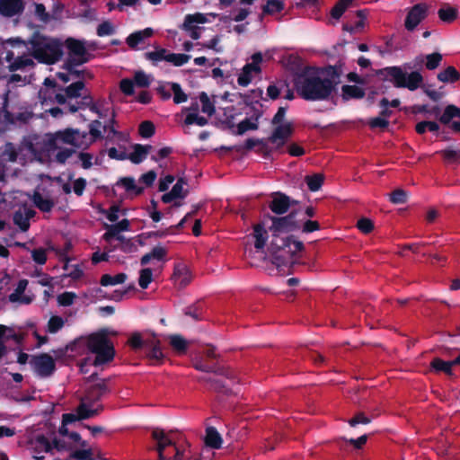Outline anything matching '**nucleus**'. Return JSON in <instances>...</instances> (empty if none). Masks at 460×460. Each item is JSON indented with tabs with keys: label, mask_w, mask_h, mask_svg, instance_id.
<instances>
[{
	"label": "nucleus",
	"mask_w": 460,
	"mask_h": 460,
	"mask_svg": "<svg viewBox=\"0 0 460 460\" xmlns=\"http://www.w3.org/2000/svg\"><path fill=\"white\" fill-rule=\"evenodd\" d=\"M295 85L297 93L307 101L325 100L334 90L333 82L323 72L312 68L299 75Z\"/></svg>",
	"instance_id": "f257e3e1"
},
{
	"label": "nucleus",
	"mask_w": 460,
	"mask_h": 460,
	"mask_svg": "<svg viewBox=\"0 0 460 460\" xmlns=\"http://www.w3.org/2000/svg\"><path fill=\"white\" fill-rule=\"evenodd\" d=\"M28 44L31 56L40 63L52 65L63 56V45L56 39L46 37L38 31L33 32Z\"/></svg>",
	"instance_id": "f03ea898"
},
{
	"label": "nucleus",
	"mask_w": 460,
	"mask_h": 460,
	"mask_svg": "<svg viewBox=\"0 0 460 460\" xmlns=\"http://www.w3.org/2000/svg\"><path fill=\"white\" fill-rule=\"evenodd\" d=\"M303 249L302 242L280 237L272 238L269 248L272 263L278 268L294 264Z\"/></svg>",
	"instance_id": "7ed1b4c3"
},
{
	"label": "nucleus",
	"mask_w": 460,
	"mask_h": 460,
	"mask_svg": "<svg viewBox=\"0 0 460 460\" xmlns=\"http://www.w3.org/2000/svg\"><path fill=\"white\" fill-rule=\"evenodd\" d=\"M109 334H115L107 329H101L96 332L90 334L86 338L87 349L94 354L93 359V366H101L112 360L115 354L114 347L109 339Z\"/></svg>",
	"instance_id": "20e7f679"
},
{
	"label": "nucleus",
	"mask_w": 460,
	"mask_h": 460,
	"mask_svg": "<svg viewBox=\"0 0 460 460\" xmlns=\"http://www.w3.org/2000/svg\"><path fill=\"white\" fill-rule=\"evenodd\" d=\"M87 131L67 128L56 131L49 139L51 148H59L62 145H70L75 148H86L91 145Z\"/></svg>",
	"instance_id": "39448f33"
},
{
	"label": "nucleus",
	"mask_w": 460,
	"mask_h": 460,
	"mask_svg": "<svg viewBox=\"0 0 460 460\" xmlns=\"http://www.w3.org/2000/svg\"><path fill=\"white\" fill-rule=\"evenodd\" d=\"M386 73L395 87H403L410 91L419 88L423 81V77L419 72L407 74L401 67L397 66L387 68Z\"/></svg>",
	"instance_id": "423d86ee"
},
{
	"label": "nucleus",
	"mask_w": 460,
	"mask_h": 460,
	"mask_svg": "<svg viewBox=\"0 0 460 460\" xmlns=\"http://www.w3.org/2000/svg\"><path fill=\"white\" fill-rule=\"evenodd\" d=\"M65 45L68 50V66L83 65L90 60L91 55L87 51L84 41L74 38H67Z\"/></svg>",
	"instance_id": "0eeeda50"
},
{
	"label": "nucleus",
	"mask_w": 460,
	"mask_h": 460,
	"mask_svg": "<svg viewBox=\"0 0 460 460\" xmlns=\"http://www.w3.org/2000/svg\"><path fill=\"white\" fill-rule=\"evenodd\" d=\"M251 59L252 61L243 67L238 75L237 83L241 86H247L261 74V64L262 62L261 54L255 53L252 56Z\"/></svg>",
	"instance_id": "6e6552de"
},
{
	"label": "nucleus",
	"mask_w": 460,
	"mask_h": 460,
	"mask_svg": "<svg viewBox=\"0 0 460 460\" xmlns=\"http://www.w3.org/2000/svg\"><path fill=\"white\" fill-rule=\"evenodd\" d=\"M35 372L41 377L50 376L56 370L54 358L48 353L32 357L31 360Z\"/></svg>",
	"instance_id": "1a4fd4ad"
},
{
	"label": "nucleus",
	"mask_w": 460,
	"mask_h": 460,
	"mask_svg": "<svg viewBox=\"0 0 460 460\" xmlns=\"http://www.w3.org/2000/svg\"><path fill=\"white\" fill-rule=\"evenodd\" d=\"M146 358L151 365L158 366L163 364L164 354L161 348V341L156 335H146Z\"/></svg>",
	"instance_id": "9d476101"
},
{
	"label": "nucleus",
	"mask_w": 460,
	"mask_h": 460,
	"mask_svg": "<svg viewBox=\"0 0 460 460\" xmlns=\"http://www.w3.org/2000/svg\"><path fill=\"white\" fill-rule=\"evenodd\" d=\"M208 22L207 15L200 13L194 14H188L184 19L182 29L186 31L193 40H198L200 37L201 28L199 24H203Z\"/></svg>",
	"instance_id": "9b49d317"
},
{
	"label": "nucleus",
	"mask_w": 460,
	"mask_h": 460,
	"mask_svg": "<svg viewBox=\"0 0 460 460\" xmlns=\"http://www.w3.org/2000/svg\"><path fill=\"white\" fill-rule=\"evenodd\" d=\"M151 83L150 76L142 71L135 73L134 80L123 79L120 81L119 87L126 95L134 93V85L141 88L148 87Z\"/></svg>",
	"instance_id": "f8f14e48"
},
{
	"label": "nucleus",
	"mask_w": 460,
	"mask_h": 460,
	"mask_svg": "<svg viewBox=\"0 0 460 460\" xmlns=\"http://www.w3.org/2000/svg\"><path fill=\"white\" fill-rule=\"evenodd\" d=\"M292 132L293 127L289 122L276 125L272 135L269 137V141L274 145L275 149H279L285 145Z\"/></svg>",
	"instance_id": "ddd939ff"
},
{
	"label": "nucleus",
	"mask_w": 460,
	"mask_h": 460,
	"mask_svg": "<svg viewBox=\"0 0 460 460\" xmlns=\"http://www.w3.org/2000/svg\"><path fill=\"white\" fill-rule=\"evenodd\" d=\"M152 438L156 441V451L158 453V460H172L166 454V448L173 446L171 438L165 434L163 429H155L152 431Z\"/></svg>",
	"instance_id": "4468645a"
},
{
	"label": "nucleus",
	"mask_w": 460,
	"mask_h": 460,
	"mask_svg": "<svg viewBox=\"0 0 460 460\" xmlns=\"http://www.w3.org/2000/svg\"><path fill=\"white\" fill-rule=\"evenodd\" d=\"M272 225L270 230L272 232L273 238L279 237V234L290 231L296 227L294 216L292 214L283 217H271Z\"/></svg>",
	"instance_id": "2eb2a0df"
},
{
	"label": "nucleus",
	"mask_w": 460,
	"mask_h": 460,
	"mask_svg": "<svg viewBox=\"0 0 460 460\" xmlns=\"http://www.w3.org/2000/svg\"><path fill=\"white\" fill-rule=\"evenodd\" d=\"M5 59L9 62L8 69L11 72L17 70H24L26 67L33 68L35 66L34 61L27 56L13 57L12 51L7 52Z\"/></svg>",
	"instance_id": "dca6fc26"
},
{
	"label": "nucleus",
	"mask_w": 460,
	"mask_h": 460,
	"mask_svg": "<svg viewBox=\"0 0 460 460\" xmlns=\"http://www.w3.org/2000/svg\"><path fill=\"white\" fill-rule=\"evenodd\" d=\"M172 279L177 287L183 288L190 283L192 275L190 269L185 264L179 263L174 268Z\"/></svg>",
	"instance_id": "f3484780"
},
{
	"label": "nucleus",
	"mask_w": 460,
	"mask_h": 460,
	"mask_svg": "<svg viewBox=\"0 0 460 460\" xmlns=\"http://www.w3.org/2000/svg\"><path fill=\"white\" fill-rule=\"evenodd\" d=\"M427 7L424 4H416L409 12L406 20L405 27L408 30H413L426 16Z\"/></svg>",
	"instance_id": "a211bd4d"
},
{
	"label": "nucleus",
	"mask_w": 460,
	"mask_h": 460,
	"mask_svg": "<svg viewBox=\"0 0 460 460\" xmlns=\"http://www.w3.org/2000/svg\"><path fill=\"white\" fill-rule=\"evenodd\" d=\"M24 5L22 0H0V13L5 17H13L22 13Z\"/></svg>",
	"instance_id": "6ab92c4d"
},
{
	"label": "nucleus",
	"mask_w": 460,
	"mask_h": 460,
	"mask_svg": "<svg viewBox=\"0 0 460 460\" xmlns=\"http://www.w3.org/2000/svg\"><path fill=\"white\" fill-rule=\"evenodd\" d=\"M129 221L123 219L117 223V248H119L125 252H131L134 248V244L129 238L120 234V232L128 230Z\"/></svg>",
	"instance_id": "aec40b11"
},
{
	"label": "nucleus",
	"mask_w": 460,
	"mask_h": 460,
	"mask_svg": "<svg viewBox=\"0 0 460 460\" xmlns=\"http://www.w3.org/2000/svg\"><path fill=\"white\" fill-rule=\"evenodd\" d=\"M36 212L31 208L21 209L15 211L13 216V224L16 225L21 231L26 232L30 228V219L35 216Z\"/></svg>",
	"instance_id": "412c9836"
},
{
	"label": "nucleus",
	"mask_w": 460,
	"mask_h": 460,
	"mask_svg": "<svg viewBox=\"0 0 460 460\" xmlns=\"http://www.w3.org/2000/svg\"><path fill=\"white\" fill-rule=\"evenodd\" d=\"M255 1L256 0H239L243 6L232 11L231 15L229 17L223 18V20L227 21L229 19L236 22L244 21L251 13V9L249 6L252 5Z\"/></svg>",
	"instance_id": "4be33fe9"
},
{
	"label": "nucleus",
	"mask_w": 460,
	"mask_h": 460,
	"mask_svg": "<svg viewBox=\"0 0 460 460\" xmlns=\"http://www.w3.org/2000/svg\"><path fill=\"white\" fill-rule=\"evenodd\" d=\"M184 185H186V181L183 179H179L171 191L162 196V201L164 203H170L177 199H183L188 193V190L184 189Z\"/></svg>",
	"instance_id": "5701e85b"
},
{
	"label": "nucleus",
	"mask_w": 460,
	"mask_h": 460,
	"mask_svg": "<svg viewBox=\"0 0 460 460\" xmlns=\"http://www.w3.org/2000/svg\"><path fill=\"white\" fill-rule=\"evenodd\" d=\"M290 204L291 202L288 196L275 193L270 204V208L276 214H284L288 210Z\"/></svg>",
	"instance_id": "b1692460"
},
{
	"label": "nucleus",
	"mask_w": 460,
	"mask_h": 460,
	"mask_svg": "<svg viewBox=\"0 0 460 460\" xmlns=\"http://www.w3.org/2000/svg\"><path fill=\"white\" fill-rule=\"evenodd\" d=\"M36 444L37 447L43 448L47 453L51 452L53 447L58 451H62L66 448L65 441L54 438L51 443L44 435H40L36 438Z\"/></svg>",
	"instance_id": "393cba45"
},
{
	"label": "nucleus",
	"mask_w": 460,
	"mask_h": 460,
	"mask_svg": "<svg viewBox=\"0 0 460 460\" xmlns=\"http://www.w3.org/2000/svg\"><path fill=\"white\" fill-rule=\"evenodd\" d=\"M166 340L177 355L185 354L190 345V342L179 334H170L166 337Z\"/></svg>",
	"instance_id": "a878e982"
},
{
	"label": "nucleus",
	"mask_w": 460,
	"mask_h": 460,
	"mask_svg": "<svg viewBox=\"0 0 460 460\" xmlns=\"http://www.w3.org/2000/svg\"><path fill=\"white\" fill-rule=\"evenodd\" d=\"M85 90V84L83 80H77L66 88H58V91L65 92L66 95L68 99V102H73L74 100L75 101L78 99L82 93Z\"/></svg>",
	"instance_id": "bb28decb"
},
{
	"label": "nucleus",
	"mask_w": 460,
	"mask_h": 460,
	"mask_svg": "<svg viewBox=\"0 0 460 460\" xmlns=\"http://www.w3.org/2000/svg\"><path fill=\"white\" fill-rule=\"evenodd\" d=\"M79 98H81V100L76 99L73 102H68L65 110H67L70 113H75L78 110L86 109L93 102V97L90 93H86V89L82 93V95Z\"/></svg>",
	"instance_id": "cd10ccee"
},
{
	"label": "nucleus",
	"mask_w": 460,
	"mask_h": 460,
	"mask_svg": "<svg viewBox=\"0 0 460 460\" xmlns=\"http://www.w3.org/2000/svg\"><path fill=\"white\" fill-rule=\"evenodd\" d=\"M154 31L151 28H146L142 31H136L130 34L126 42L131 49H135L138 44H141L145 41V40L149 39L153 36Z\"/></svg>",
	"instance_id": "c85d7f7f"
},
{
	"label": "nucleus",
	"mask_w": 460,
	"mask_h": 460,
	"mask_svg": "<svg viewBox=\"0 0 460 460\" xmlns=\"http://www.w3.org/2000/svg\"><path fill=\"white\" fill-rule=\"evenodd\" d=\"M31 201L42 212H50L55 206V202L51 199L44 198L39 190H34Z\"/></svg>",
	"instance_id": "c756f323"
},
{
	"label": "nucleus",
	"mask_w": 460,
	"mask_h": 460,
	"mask_svg": "<svg viewBox=\"0 0 460 460\" xmlns=\"http://www.w3.org/2000/svg\"><path fill=\"white\" fill-rule=\"evenodd\" d=\"M222 442V438L215 428L209 427L206 429L205 443L208 447L218 449L221 447Z\"/></svg>",
	"instance_id": "7c9ffc66"
},
{
	"label": "nucleus",
	"mask_w": 460,
	"mask_h": 460,
	"mask_svg": "<svg viewBox=\"0 0 460 460\" xmlns=\"http://www.w3.org/2000/svg\"><path fill=\"white\" fill-rule=\"evenodd\" d=\"M119 184L126 190V191L132 196H137L144 190L143 186L138 185L135 179L132 177H125L119 180Z\"/></svg>",
	"instance_id": "2f4dec72"
},
{
	"label": "nucleus",
	"mask_w": 460,
	"mask_h": 460,
	"mask_svg": "<svg viewBox=\"0 0 460 460\" xmlns=\"http://www.w3.org/2000/svg\"><path fill=\"white\" fill-rule=\"evenodd\" d=\"M151 146H142V145H135L134 151L128 155V159L133 164H140L147 155V154L151 151Z\"/></svg>",
	"instance_id": "473e14b6"
},
{
	"label": "nucleus",
	"mask_w": 460,
	"mask_h": 460,
	"mask_svg": "<svg viewBox=\"0 0 460 460\" xmlns=\"http://www.w3.org/2000/svg\"><path fill=\"white\" fill-rule=\"evenodd\" d=\"M107 218L112 223L111 225H106L107 231L103 234V238L107 242H111L115 238V202H112L110 205Z\"/></svg>",
	"instance_id": "72a5a7b5"
},
{
	"label": "nucleus",
	"mask_w": 460,
	"mask_h": 460,
	"mask_svg": "<svg viewBox=\"0 0 460 460\" xmlns=\"http://www.w3.org/2000/svg\"><path fill=\"white\" fill-rule=\"evenodd\" d=\"M253 237L255 239L254 247L261 251L264 248L268 237L267 231L261 225H256L253 227Z\"/></svg>",
	"instance_id": "f704fd0d"
},
{
	"label": "nucleus",
	"mask_w": 460,
	"mask_h": 460,
	"mask_svg": "<svg viewBox=\"0 0 460 460\" xmlns=\"http://www.w3.org/2000/svg\"><path fill=\"white\" fill-rule=\"evenodd\" d=\"M167 252L162 246L155 247L149 253L144 255L141 259V264H147L151 260L163 261Z\"/></svg>",
	"instance_id": "c9c22d12"
},
{
	"label": "nucleus",
	"mask_w": 460,
	"mask_h": 460,
	"mask_svg": "<svg viewBox=\"0 0 460 460\" xmlns=\"http://www.w3.org/2000/svg\"><path fill=\"white\" fill-rule=\"evenodd\" d=\"M459 78L460 75L454 66H447L438 75V79L443 83H453Z\"/></svg>",
	"instance_id": "e433bc0d"
},
{
	"label": "nucleus",
	"mask_w": 460,
	"mask_h": 460,
	"mask_svg": "<svg viewBox=\"0 0 460 460\" xmlns=\"http://www.w3.org/2000/svg\"><path fill=\"white\" fill-rule=\"evenodd\" d=\"M146 336L139 332H134L128 338L127 344L134 350L146 347Z\"/></svg>",
	"instance_id": "4c0bfd02"
},
{
	"label": "nucleus",
	"mask_w": 460,
	"mask_h": 460,
	"mask_svg": "<svg viewBox=\"0 0 460 460\" xmlns=\"http://www.w3.org/2000/svg\"><path fill=\"white\" fill-rule=\"evenodd\" d=\"M323 180L324 176L321 173L307 175L305 178V181L311 191H317L322 187Z\"/></svg>",
	"instance_id": "58836bf2"
},
{
	"label": "nucleus",
	"mask_w": 460,
	"mask_h": 460,
	"mask_svg": "<svg viewBox=\"0 0 460 460\" xmlns=\"http://www.w3.org/2000/svg\"><path fill=\"white\" fill-rule=\"evenodd\" d=\"M456 117L460 118V109L451 104L445 108V111L440 116L439 120L443 124H447L453 118Z\"/></svg>",
	"instance_id": "ea45409f"
},
{
	"label": "nucleus",
	"mask_w": 460,
	"mask_h": 460,
	"mask_svg": "<svg viewBox=\"0 0 460 460\" xmlns=\"http://www.w3.org/2000/svg\"><path fill=\"white\" fill-rule=\"evenodd\" d=\"M208 122V119L204 117L199 115L198 112H188L186 113V117L184 119V125L190 126L192 124H196L199 127H203L207 125Z\"/></svg>",
	"instance_id": "a19ab883"
},
{
	"label": "nucleus",
	"mask_w": 460,
	"mask_h": 460,
	"mask_svg": "<svg viewBox=\"0 0 460 460\" xmlns=\"http://www.w3.org/2000/svg\"><path fill=\"white\" fill-rule=\"evenodd\" d=\"M431 367L436 371H442L447 375L452 373V367L454 366L452 361H444L438 358H434L430 363Z\"/></svg>",
	"instance_id": "79ce46f5"
},
{
	"label": "nucleus",
	"mask_w": 460,
	"mask_h": 460,
	"mask_svg": "<svg viewBox=\"0 0 460 460\" xmlns=\"http://www.w3.org/2000/svg\"><path fill=\"white\" fill-rule=\"evenodd\" d=\"M284 9V3L280 0H269L262 7V13L265 14H275Z\"/></svg>",
	"instance_id": "37998d69"
},
{
	"label": "nucleus",
	"mask_w": 460,
	"mask_h": 460,
	"mask_svg": "<svg viewBox=\"0 0 460 460\" xmlns=\"http://www.w3.org/2000/svg\"><path fill=\"white\" fill-rule=\"evenodd\" d=\"M354 0H340L332 9L331 15L334 19H339L343 13L352 5Z\"/></svg>",
	"instance_id": "c03bdc74"
},
{
	"label": "nucleus",
	"mask_w": 460,
	"mask_h": 460,
	"mask_svg": "<svg viewBox=\"0 0 460 460\" xmlns=\"http://www.w3.org/2000/svg\"><path fill=\"white\" fill-rule=\"evenodd\" d=\"M78 65H73L72 66H68V61H66L64 64V68L71 75L73 79L82 80L85 77L92 78L93 75L85 70H77L75 67Z\"/></svg>",
	"instance_id": "a18cd8bd"
},
{
	"label": "nucleus",
	"mask_w": 460,
	"mask_h": 460,
	"mask_svg": "<svg viewBox=\"0 0 460 460\" xmlns=\"http://www.w3.org/2000/svg\"><path fill=\"white\" fill-rule=\"evenodd\" d=\"M199 101L201 103V111L208 117H211L215 113V105L210 101L208 94L201 93L199 95Z\"/></svg>",
	"instance_id": "49530a36"
},
{
	"label": "nucleus",
	"mask_w": 460,
	"mask_h": 460,
	"mask_svg": "<svg viewBox=\"0 0 460 460\" xmlns=\"http://www.w3.org/2000/svg\"><path fill=\"white\" fill-rule=\"evenodd\" d=\"M342 94L345 99L362 98L365 93L363 89L357 85H344L342 87Z\"/></svg>",
	"instance_id": "de8ad7c7"
},
{
	"label": "nucleus",
	"mask_w": 460,
	"mask_h": 460,
	"mask_svg": "<svg viewBox=\"0 0 460 460\" xmlns=\"http://www.w3.org/2000/svg\"><path fill=\"white\" fill-rule=\"evenodd\" d=\"M56 149L58 151L55 155V162L60 164H65L67 159L76 153L75 149L67 147L63 148L62 146Z\"/></svg>",
	"instance_id": "09e8293b"
},
{
	"label": "nucleus",
	"mask_w": 460,
	"mask_h": 460,
	"mask_svg": "<svg viewBox=\"0 0 460 460\" xmlns=\"http://www.w3.org/2000/svg\"><path fill=\"white\" fill-rule=\"evenodd\" d=\"M190 56L186 54H175L169 53L167 51V56L165 58V61L173 64L174 66H181L189 61Z\"/></svg>",
	"instance_id": "8fccbe9b"
},
{
	"label": "nucleus",
	"mask_w": 460,
	"mask_h": 460,
	"mask_svg": "<svg viewBox=\"0 0 460 460\" xmlns=\"http://www.w3.org/2000/svg\"><path fill=\"white\" fill-rule=\"evenodd\" d=\"M171 90L173 93V102L176 104L185 102L188 100L187 94L181 90L180 84L171 83Z\"/></svg>",
	"instance_id": "3c124183"
},
{
	"label": "nucleus",
	"mask_w": 460,
	"mask_h": 460,
	"mask_svg": "<svg viewBox=\"0 0 460 460\" xmlns=\"http://www.w3.org/2000/svg\"><path fill=\"white\" fill-rule=\"evenodd\" d=\"M76 412L78 413L80 420L90 419L97 414V411L89 408V406L81 402L79 406L76 408Z\"/></svg>",
	"instance_id": "603ef678"
},
{
	"label": "nucleus",
	"mask_w": 460,
	"mask_h": 460,
	"mask_svg": "<svg viewBox=\"0 0 460 460\" xmlns=\"http://www.w3.org/2000/svg\"><path fill=\"white\" fill-rule=\"evenodd\" d=\"M416 132L418 134H424L427 130L435 132L439 129V126L435 121H421L419 122L415 127Z\"/></svg>",
	"instance_id": "864d4df0"
},
{
	"label": "nucleus",
	"mask_w": 460,
	"mask_h": 460,
	"mask_svg": "<svg viewBox=\"0 0 460 460\" xmlns=\"http://www.w3.org/2000/svg\"><path fill=\"white\" fill-rule=\"evenodd\" d=\"M64 320L61 316L53 315L48 322V332L50 333H56L64 326Z\"/></svg>",
	"instance_id": "5fc2aeb1"
},
{
	"label": "nucleus",
	"mask_w": 460,
	"mask_h": 460,
	"mask_svg": "<svg viewBox=\"0 0 460 460\" xmlns=\"http://www.w3.org/2000/svg\"><path fill=\"white\" fill-rule=\"evenodd\" d=\"M440 154L447 163H460L459 149L447 148L440 151Z\"/></svg>",
	"instance_id": "6e6d98bb"
},
{
	"label": "nucleus",
	"mask_w": 460,
	"mask_h": 460,
	"mask_svg": "<svg viewBox=\"0 0 460 460\" xmlns=\"http://www.w3.org/2000/svg\"><path fill=\"white\" fill-rule=\"evenodd\" d=\"M55 93L56 89H40L39 92V99L40 100L42 105L52 104Z\"/></svg>",
	"instance_id": "4d7b16f0"
},
{
	"label": "nucleus",
	"mask_w": 460,
	"mask_h": 460,
	"mask_svg": "<svg viewBox=\"0 0 460 460\" xmlns=\"http://www.w3.org/2000/svg\"><path fill=\"white\" fill-rule=\"evenodd\" d=\"M71 458L75 460H96L91 448L75 450L71 454Z\"/></svg>",
	"instance_id": "13d9d810"
},
{
	"label": "nucleus",
	"mask_w": 460,
	"mask_h": 460,
	"mask_svg": "<svg viewBox=\"0 0 460 460\" xmlns=\"http://www.w3.org/2000/svg\"><path fill=\"white\" fill-rule=\"evenodd\" d=\"M456 15L457 11L453 7H446L438 10V16L443 22H450L456 19Z\"/></svg>",
	"instance_id": "bf43d9fd"
},
{
	"label": "nucleus",
	"mask_w": 460,
	"mask_h": 460,
	"mask_svg": "<svg viewBox=\"0 0 460 460\" xmlns=\"http://www.w3.org/2000/svg\"><path fill=\"white\" fill-rule=\"evenodd\" d=\"M426 67L429 70H434L439 66L442 60V55L439 53H432L426 57Z\"/></svg>",
	"instance_id": "052dcab7"
},
{
	"label": "nucleus",
	"mask_w": 460,
	"mask_h": 460,
	"mask_svg": "<svg viewBox=\"0 0 460 460\" xmlns=\"http://www.w3.org/2000/svg\"><path fill=\"white\" fill-rule=\"evenodd\" d=\"M101 127V122L97 119L92 121L89 125L88 136L91 137V144L94 142L97 138L102 137V132L99 129Z\"/></svg>",
	"instance_id": "680f3d73"
},
{
	"label": "nucleus",
	"mask_w": 460,
	"mask_h": 460,
	"mask_svg": "<svg viewBox=\"0 0 460 460\" xmlns=\"http://www.w3.org/2000/svg\"><path fill=\"white\" fill-rule=\"evenodd\" d=\"M153 279L152 270L148 268L143 269L140 271L138 284L142 288H146L147 286L151 283Z\"/></svg>",
	"instance_id": "e2e57ef3"
},
{
	"label": "nucleus",
	"mask_w": 460,
	"mask_h": 460,
	"mask_svg": "<svg viewBox=\"0 0 460 460\" xmlns=\"http://www.w3.org/2000/svg\"><path fill=\"white\" fill-rule=\"evenodd\" d=\"M139 134L146 138L152 137L155 134L154 124L149 120L143 121L139 125Z\"/></svg>",
	"instance_id": "0e129e2a"
},
{
	"label": "nucleus",
	"mask_w": 460,
	"mask_h": 460,
	"mask_svg": "<svg viewBox=\"0 0 460 460\" xmlns=\"http://www.w3.org/2000/svg\"><path fill=\"white\" fill-rule=\"evenodd\" d=\"M76 295L73 292L66 291L58 296V303L61 306H69L74 303Z\"/></svg>",
	"instance_id": "69168bd1"
},
{
	"label": "nucleus",
	"mask_w": 460,
	"mask_h": 460,
	"mask_svg": "<svg viewBox=\"0 0 460 460\" xmlns=\"http://www.w3.org/2000/svg\"><path fill=\"white\" fill-rule=\"evenodd\" d=\"M258 128V124L250 119H244L237 125V134L243 135L248 130H255Z\"/></svg>",
	"instance_id": "338daca9"
},
{
	"label": "nucleus",
	"mask_w": 460,
	"mask_h": 460,
	"mask_svg": "<svg viewBox=\"0 0 460 460\" xmlns=\"http://www.w3.org/2000/svg\"><path fill=\"white\" fill-rule=\"evenodd\" d=\"M357 227L362 233L368 234L374 229V224L369 218L362 217L358 221Z\"/></svg>",
	"instance_id": "774afa93"
}]
</instances>
